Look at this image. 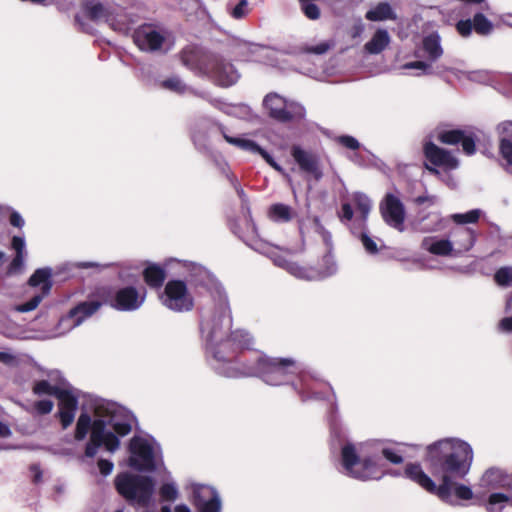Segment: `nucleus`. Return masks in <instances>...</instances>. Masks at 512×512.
Instances as JSON below:
<instances>
[{"instance_id":"obj_26","label":"nucleus","mask_w":512,"mask_h":512,"mask_svg":"<svg viewBox=\"0 0 512 512\" xmlns=\"http://www.w3.org/2000/svg\"><path fill=\"white\" fill-rule=\"evenodd\" d=\"M452 236V244L457 247L458 253L469 251L476 241V234L470 228H458L452 232Z\"/></svg>"},{"instance_id":"obj_19","label":"nucleus","mask_w":512,"mask_h":512,"mask_svg":"<svg viewBox=\"0 0 512 512\" xmlns=\"http://www.w3.org/2000/svg\"><path fill=\"white\" fill-rule=\"evenodd\" d=\"M437 140L445 145L461 144L463 152L466 155H473L476 153V142L473 134L467 135L461 129L442 130L437 134Z\"/></svg>"},{"instance_id":"obj_22","label":"nucleus","mask_w":512,"mask_h":512,"mask_svg":"<svg viewBox=\"0 0 512 512\" xmlns=\"http://www.w3.org/2000/svg\"><path fill=\"white\" fill-rule=\"evenodd\" d=\"M144 301L136 288L125 287L120 289L115 296L113 307L121 311H133L138 309Z\"/></svg>"},{"instance_id":"obj_16","label":"nucleus","mask_w":512,"mask_h":512,"mask_svg":"<svg viewBox=\"0 0 512 512\" xmlns=\"http://www.w3.org/2000/svg\"><path fill=\"white\" fill-rule=\"evenodd\" d=\"M211 61L206 74L219 85L229 87L238 81L239 74L232 63L226 61L218 54H215Z\"/></svg>"},{"instance_id":"obj_8","label":"nucleus","mask_w":512,"mask_h":512,"mask_svg":"<svg viewBox=\"0 0 512 512\" xmlns=\"http://www.w3.org/2000/svg\"><path fill=\"white\" fill-rule=\"evenodd\" d=\"M263 106L268 111L269 117L280 123L300 121L305 117V108L302 105L288 102L274 92L268 93L264 97Z\"/></svg>"},{"instance_id":"obj_46","label":"nucleus","mask_w":512,"mask_h":512,"mask_svg":"<svg viewBox=\"0 0 512 512\" xmlns=\"http://www.w3.org/2000/svg\"><path fill=\"white\" fill-rule=\"evenodd\" d=\"M336 142L349 150H358L360 143L350 135H342L336 138Z\"/></svg>"},{"instance_id":"obj_12","label":"nucleus","mask_w":512,"mask_h":512,"mask_svg":"<svg viewBox=\"0 0 512 512\" xmlns=\"http://www.w3.org/2000/svg\"><path fill=\"white\" fill-rule=\"evenodd\" d=\"M100 306L101 304L98 301L82 302L78 304L76 307L71 309L66 316L59 320L57 328L58 332L56 335H64L73 328L79 326L86 318L93 315Z\"/></svg>"},{"instance_id":"obj_34","label":"nucleus","mask_w":512,"mask_h":512,"mask_svg":"<svg viewBox=\"0 0 512 512\" xmlns=\"http://www.w3.org/2000/svg\"><path fill=\"white\" fill-rule=\"evenodd\" d=\"M214 495H218L215 488L203 484L196 485L193 489V504L196 507L198 504L209 500Z\"/></svg>"},{"instance_id":"obj_59","label":"nucleus","mask_w":512,"mask_h":512,"mask_svg":"<svg viewBox=\"0 0 512 512\" xmlns=\"http://www.w3.org/2000/svg\"><path fill=\"white\" fill-rule=\"evenodd\" d=\"M341 220L350 221L353 218V209L349 203H343L341 206Z\"/></svg>"},{"instance_id":"obj_29","label":"nucleus","mask_w":512,"mask_h":512,"mask_svg":"<svg viewBox=\"0 0 512 512\" xmlns=\"http://www.w3.org/2000/svg\"><path fill=\"white\" fill-rule=\"evenodd\" d=\"M390 43V36L384 29H378L364 48L370 54L381 53Z\"/></svg>"},{"instance_id":"obj_9","label":"nucleus","mask_w":512,"mask_h":512,"mask_svg":"<svg viewBox=\"0 0 512 512\" xmlns=\"http://www.w3.org/2000/svg\"><path fill=\"white\" fill-rule=\"evenodd\" d=\"M422 152L425 158L424 167L431 174H439L437 167L454 170L459 166L458 159L449 150L437 146L432 141L423 143Z\"/></svg>"},{"instance_id":"obj_37","label":"nucleus","mask_w":512,"mask_h":512,"mask_svg":"<svg viewBox=\"0 0 512 512\" xmlns=\"http://www.w3.org/2000/svg\"><path fill=\"white\" fill-rule=\"evenodd\" d=\"M508 476L503 473L501 469L489 468L483 475V481L493 487H498L504 479Z\"/></svg>"},{"instance_id":"obj_15","label":"nucleus","mask_w":512,"mask_h":512,"mask_svg":"<svg viewBox=\"0 0 512 512\" xmlns=\"http://www.w3.org/2000/svg\"><path fill=\"white\" fill-rule=\"evenodd\" d=\"M52 275L50 268H39L37 269L29 279L31 286L41 285V294L34 295L29 301L23 304L15 306L17 312L25 313L34 310L41 303L44 295H47L51 289V283L49 281Z\"/></svg>"},{"instance_id":"obj_11","label":"nucleus","mask_w":512,"mask_h":512,"mask_svg":"<svg viewBox=\"0 0 512 512\" xmlns=\"http://www.w3.org/2000/svg\"><path fill=\"white\" fill-rule=\"evenodd\" d=\"M252 344L249 333L243 330L230 331L225 341L214 352V358L218 361H231L238 351L248 349Z\"/></svg>"},{"instance_id":"obj_30","label":"nucleus","mask_w":512,"mask_h":512,"mask_svg":"<svg viewBox=\"0 0 512 512\" xmlns=\"http://www.w3.org/2000/svg\"><path fill=\"white\" fill-rule=\"evenodd\" d=\"M365 17L369 21L395 20L396 14L389 3L380 2L373 9L367 11Z\"/></svg>"},{"instance_id":"obj_58","label":"nucleus","mask_w":512,"mask_h":512,"mask_svg":"<svg viewBox=\"0 0 512 512\" xmlns=\"http://www.w3.org/2000/svg\"><path fill=\"white\" fill-rule=\"evenodd\" d=\"M407 69H420L427 73L431 69V65L424 61H413L405 64Z\"/></svg>"},{"instance_id":"obj_55","label":"nucleus","mask_w":512,"mask_h":512,"mask_svg":"<svg viewBox=\"0 0 512 512\" xmlns=\"http://www.w3.org/2000/svg\"><path fill=\"white\" fill-rule=\"evenodd\" d=\"M10 216V224L17 228H22L25 224L23 217L17 211L11 208V211L8 214Z\"/></svg>"},{"instance_id":"obj_41","label":"nucleus","mask_w":512,"mask_h":512,"mask_svg":"<svg viewBox=\"0 0 512 512\" xmlns=\"http://www.w3.org/2000/svg\"><path fill=\"white\" fill-rule=\"evenodd\" d=\"M494 280L499 286H509L512 284V267L504 266L499 268L494 274Z\"/></svg>"},{"instance_id":"obj_43","label":"nucleus","mask_w":512,"mask_h":512,"mask_svg":"<svg viewBox=\"0 0 512 512\" xmlns=\"http://www.w3.org/2000/svg\"><path fill=\"white\" fill-rule=\"evenodd\" d=\"M199 512H220L221 511V500L218 495H214L207 501L196 506Z\"/></svg>"},{"instance_id":"obj_51","label":"nucleus","mask_w":512,"mask_h":512,"mask_svg":"<svg viewBox=\"0 0 512 512\" xmlns=\"http://www.w3.org/2000/svg\"><path fill=\"white\" fill-rule=\"evenodd\" d=\"M257 154H259L265 160V162L274 170L280 173L283 172V168L274 160V158L265 149L260 147V150L257 152Z\"/></svg>"},{"instance_id":"obj_14","label":"nucleus","mask_w":512,"mask_h":512,"mask_svg":"<svg viewBox=\"0 0 512 512\" xmlns=\"http://www.w3.org/2000/svg\"><path fill=\"white\" fill-rule=\"evenodd\" d=\"M380 213L387 225L399 232L405 230V207L398 197L388 193L380 204Z\"/></svg>"},{"instance_id":"obj_25","label":"nucleus","mask_w":512,"mask_h":512,"mask_svg":"<svg viewBox=\"0 0 512 512\" xmlns=\"http://www.w3.org/2000/svg\"><path fill=\"white\" fill-rule=\"evenodd\" d=\"M280 265L284 267L292 275L307 280L322 279L333 273V271L330 268H327V270L325 271H319L313 268L302 267L295 262L286 260Z\"/></svg>"},{"instance_id":"obj_60","label":"nucleus","mask_w":512,"mask_h":512,"mask_svg":"<svg viewBox=\"0 0 512 512\" xmlns=\"http://www.w3.org/2000/svg\"><path fill=\"white\" fill-rule=\"evenodd\" d=\"M329 48H330V45L328 43L322 42L318 45L310 47L308 49V51L311 53H314V54L321 55V54L326 53L329 50Z\"/></svg>"},{"instance_id":"obj_39","label":"nucleus","mask_w":512,"mask_h":512,"mask_svg":"<svg viewBox=\"0 0 512 512\" xmlns=\"http://www.w3.org/2000/svg\"><path fill=\"white\" fill-rule=\"evenodd\" d=\"M354 204L358 212H360L363 220H366L370 209H371V201L370 199L361 193H357L354 195Z\"/></svg>"},{"instance_id":"obj_57","label":"nucleus","mask_w":512,"mask_h":512,"mask_svg":"<svg viewBox=\"0 0 512 512\" xmlns=\"http://www.w3.org/2000/svg\"><path fill=\"white\" fill-rule=\"evenodd\" d=\"M162 52L167 51L174 44V38L170 32L164 31L162 29Z\"/></svg>"},{"instance_id":"obj_18","label":"nucleus","mask_w":512,"mask_h":512,"mask_svg":"<svg viewBox=\"0 0 512 512\" xmlns=\"http://www.w3.org/2000/svg\"><path fill=\"white\" fill-rule=\"evenodd\" d=\"M133 41L141 51H157L160 49V31L156 25L143 24L133 32Z\"/></svg>"},{"instance_id":"obj_47","label":"nucleus","mask_w":512,"mask_h":512,"mask_svg":"<svg viewBox=\"0 0 512 512\" xmlns=\"http://www.w3.org/2000/svg\"><path fill=\"white\" fill-rule=\"evenodd\" d=\"M54 407L53 401L49 399H43L35 402L34 408L38 414L45 415L52 411Z\"/></svg>"},{"instance_id":"obj_5","label":"nucleus","mask_w":512,"mask_h":512,"mask_svg":"<svg viewBox=\"0 0 512 512\" xmlns=\"http://www.w3.org/2000/svg\"><path fill=\"white\" fill-rule=\"evenodd\" d=\"M114 484L129 504L148 508L153 502L157 482L151 476L125 471L115 477Z\"/></svg>"},{"instance_id":"obj_32","label":"nucleus","mask_w":512,"mask_h":512,"mask_svg":"<svg viewBox=\"0 0 512 512\" xmlns=\"http://www.w3.org/2000/svg\"><path fill=\"white\" fill-rule=\"evenodd\" d=\"M169 472L162 464V502L163 501H175L178 498L179 492L175 483L164 482L168 479Z\"/></svg>"},{"instance_id":"obj_28","label":"nucleus","mask_w":512,"mask_h":512,"mask_svg":"<svg viewBox=\"0 0 512 512\" xmlns=\"http://www.w3.org/2000/svg\"><path fill=\"white\" fill-rule=\"evenodd\" d=\"M441 38L438 33H431L423 38V50L430 61H437L443 55V49L440 44Z\"/></svg>"},{"instance_id":"obj_1","label":"nucleus","mask_w":512,"mask_h":512,"mask_svg":"<svg viewBox=\"0 0 512 512\" xmlns=\"http://www.w3.org/2000/svg\"><path fill=\"white\" fill-rule=\"evenodd\" d=\"M424 461L432 475L440 477L439 485L424 472L419 463H407L404 476L426 492L436 495L444 502H450L452 480H462L469 473L473 462V450L463 440L445 438L426 447Z\"/></svg>"},{"instance_id":"obj_20","label":"nucleus","mask_w":512,"mask_h":512,"mask_svg":"<svg viewBox=\"0 0 512 512\" xmlns=\"http://www.w3.org/2000/svg\"><path fill=\"white\" fill-rule=\"evenodd\" d=\"M223 320V315H213L211 320L205 321L201 324L202 332H207V341L213 353L215 352V349L225 341L230 330V323L224 327Z\"/></svg>"},{"instance_id":"obj_48","label":"nucleus","mask_w":512,"mask_h":512,"mask_svg":"<svg viewBox=\"0 0 512 512\" xmlns=\"http://www.w3.org/2000/svg\"><path fill=\"white\" fill-rule=\"evenodd\" d=\"M361 242L365 248V250L370 254H376L378 252V247L376 242L368 236L366 233H361L360 235Z\"/></svg>"},{"instance_id":"obj_56","label":"nucleus","mask_w":512,"mask_h":512,"mask_svg":"<svg viewBox=\"0 0 512 512\" xmlns=\"http://www.w3.org/2000/svg\"><path fill=\"white\" fill-rule=\"evenodd\" d=\"M25 240L23 237L14 236L12 238V248L15 250L16 254H25Z\"/></svg>"},{"instance_id":"obj_33","label":"nucleus","mask_w":512,"mask_h":512,"mask_svg":"<svg viewBox=\"0 0 512 512\" xmlns=\"http://www.w3.org/2000/svg\"><path fill=\"white\" fill-rule=\"evenodd\" d=\"M269 217L277 222H289L292 219L291 207L282 203L273 204L269 208Z\"/></svg>"},{"instance_id":"obj_2","label":"nucleus","mask_w":512,"mask_h":512,"mask_svg":"<svg viewBox=\"0 0 512 512\" xmlns=\"http://www.w3.org/2000/svg\"><path fill=\"white\" fill-rule=\"evenodd\" d=\"M136 421L135 416L123 406L104 399L94 404L92 417L82 412L78 417L75 428V439L84 440L89 431L90 439L85 446V457L93 458L100 447L114 453L120 447L119 436H126L132 430Z\"/></svg>"},{"instance_id":"obj_24","label":"nucleus","mask_w":512,"mask_h":512,"mask_svg":"<svg viewBox=\"0 0 512 512\" xmlns=\"http://www.w3.org/2000/svg\"><path fill=\"white\" fill-rule=\"evenodd\" d=\"M85 15L95 22L103 19H105L106 21H110L107 15V11L101 3H87L85 5ZM110 25L114 30L122 33H128V31L130 30L128 25L120 23L119 21L114 22L111 20Z\"/></svg>"},{"instance_id":"obj_64","label":"nucleus","mask_w":512,"mask_h":512,"mask_svg":"<svg viewBox=\"0 0 512 512\" xmlns=\"http://www.w3.org/2000/svg\"><path fill=\"white\" fill-rule=\"evenodd\" d=\"M500 327L504 331L511 332L512 331V316L503 318L500 321Z\"/></svg>"},{"instance_id":"obj_21","label":"nucleus","mask_w":512,"mask_h":512,"mask_svg":"<svg viewBox=\"0 0 512 512\" xmlns=\"http://www.w3.org/2000/svg\"><path fill=\"white\" fill-rule=\"evenodd\" d=\"M456 31L462 37H469L472 31L481 36L489 35L493 31L492 22L481 12L476 13L473 19L459 20L456 25Z\"/></svg>"},{"instance_id":"obj_40","label":"nucleus","mask_w":512,"mask_h":512,"mask_svg":"<svg viewBox=\"0 0 512 512\" xmlns=\"http://www.w3.org/2000/svg\"><path fill=\"white\" fill-rule=\"evenodd\" d=\"M140 77L142 81L148 86L157 87L159 85L157 71H153L151 65L145 64L141 66Z\"/></svg>"},{"instance_id":"obj_61","label":"nucleus","mask_w":512,"mask_h":512,"mask_svg":"<svg viewBox=\"0 0 512 512\" xmlns=\"http://www.w3.org/2000/svg\"><path fill=\"white\" fill-rule=\"evenodd\" d=\"M31 472L33 473V482L39 483L42 480V471L40 469V466L38 464H33L30 467Z\"/></svg>"},{"instance_id":"obj_35","label":"nucleus","mask_w":512,"mask_h":512,"mask_svg":"<svg viewBox=\"0 0 512 512\" xmlns=\"http://www.w3.org/2000/svg\"><path fill=\"white\" fill-rule=\"evenodd\" d=\"M481 212L478 209L470 210L466 213H456L451 215V219L454 223L458 225L464 224H474L477 223L480 219Z\"/></svg>"},{"instance_id":"obj_36","label":"nucleus","mask_w":512,"mask_h":512,"mask_svg":"<svg viewBox=\"0 0 512 512\" xmlns=\"http://www.w3.org/2000/svg\"><path fill=\"white\" fill-rule=\"evenodd\" d=\"M145 282L156 289L160 287V265L153 264L143 271Z\"/></svg>"},{"instance_id":"obj_23","label":"nucleus","mask_w":512,"mask_h":512,"mask_svg":"<svg viewBox=\"0 0 512 512\" xmlns=\"http://www.w3.org/2000/svg\"><path fill=\"white\" fill-rule=\"evenodd\" d=\"M499 153L508 165H512V121L501 122L497 126Z\"/></svg>"},{"instance_id":"obj_31","label":"nucleus","mask_w":512,"mask_h":512,"mask_svg":"<svg viewBox=\"0 0 512 512\" xmlns=\"http://www.w3.org/2000/svg\"><path fill=\"white\" fill-rule=\"evenodd\" d=\"M222 135L226 142H228L231 145H234L244 151H248L251 153H257L260 150V147L255 141L250 139H244L240 137H233L228 134H226L222 130Z\"/></svg>"},{"instance_id":"obj_10","label":"nucleus","mask_w":512,"mask_h":512,"mask_svg":"<svg viewBox=\"0 0 512 512\" xmlns=\"http://www.w3.org/2000/svg\"><path fill=\"white\" fill-rule=\"evenodd\" d=\"M163 304L175 312H187L193 309L194 299L189 293L187 285L182 280H170L164 289Z\"/></svg>"},{"instance_id":"obj_6","label":"nucleus","mask_w":512,"mask_h":512,"mask_svg":"<svg viewBox=\"0 0 512 512\" xmlns=\"http://www.w3.org/2000/svg\"><path fill=\"white\" fill-rule=\"evenodd\" d=\"M33 392L38 396L53 395L58 399L57 416L63 429L73 423L78 408V398L64 379L59 378L55 383L48 380L38 381L33 387Z\"/></svg>"},{"instance_id":"obj_54","label":"nucleus","mask_w":512,"mask_h":512,"mask_svg":"<svg viewBox=\"0 0 512 512\" xmlns=\"http://www.w3.org/2000/svg\"><path fill=\"white\" fill-rule=\"evenodd\" d=\"M236 192H237L238 197L241 199L242 209L246 211L247 216L249 217L250 221H252L251 212H250L248 198H247L246 193L244 192V190L241 187H236Z\"/></svg>"},{"instance_id":"obj_27","label":"nucleus","mask_w":512,"mask_h":512,"mask_svg":"<svg viewBox=\"0 0 512 512\" xmlns=\"http://www.w3.org/2000/svg\"><path fill=\"white\" fill-rule=\"evenodd\" d=\"M421 247L429 253L437 256H449L453 251V244L447 239L434 240L432 237H425Z\"/></svg>"},{"instance_id":"obj_7","label":"nucleus","mask_w":512,"mask_h":512,"mask_svg":"<svg viewBox=\"0 0 512 512\" xmlns=\"http://www.w3.org/2000/svg\"><path fill=\"white\" fill-rule=\"evenodd\" d=\"M155 440L148 436L135 435L129 443L128 465L139 472L156 469Z\"/></svg>"},{"instance_id":"obj_45","label":"nucleus","mask_w":512,"mask_h":512,"mask_svg":"<svg viewBox=\"0 0 512 512\" xmlns=\"http://www.w3.org/2000/svg\"><path fill=\"white\" fill-rule=\"evenodd\" d=\"M308 0H300L301 8L304 15L311 20H317L320 18V9L314 3H307Z\"/></svg>"},{"instance_id":"obj_44","label":"nucleus","mask_w":512,"mask_h":512,"mask_svg":"<svg viewBox=\"0 0 512 512\" xmlns=\"http://www.w3.org/2000/svg\"><path fill=\"white\" fill-rule=\"evenodd\" d=\"M452 480V489L454 495L460 500H470L473 498V491L469 486L464 484H457Z\"/></svg>"},{"instance_id":"obj_62","label":"nucleus","mask_w":512,"mask_h":512,"mask_svg":"<svg viewBox=\"0 0 512 512\" xmlns=\"http://www.w3.org/2000/svg\"><path fill=\"white\" fill-rule=\"evenodd\" d=\"M0 362L11 365L15 362V356L7 352H0Z\"/></svg>"},{"instance_id":"obj_42","label":"nucleus","mask_w":512,"mask_h":512,"mask_svg":"<svg viewBox=\"0 0 512 512\" xmlns=\"http://www.w3.org/2000/svg\"><path fill=\"white\" fill-rule=\"evenodd\" d=\"M162 88H165L177 94H183L186 91L187 87L179 77L174 76L166 80H163Z\"/></svg>"},{"instance_id":"obj_53","label":"nucleus","mask_w":512,"mask_h":512,"mask_svg":"<svg viewBox=\"0 0 512 512\" xmlns=\"http://www.w3.org/2000/svg\"><path fill=\"white\" fill-rule=\"evenodd\" d=\"M98 467L103 476H108L113 471L114 464L110 460L100 459L98 461Z\"/></svg>"},{"instance_id":"obj_3","label":"nucleus","mask_w":512,"mask_h":512,"mask_svg":"<svg viewBox=\"0 0 512 512\" xmlns=\"http://www.w3.org/2000/svg\"><path fill=\"white\" fill-rule=\"evenodd\" d=\"M383 458L395 465L403 462V457L388 447H374L371 452L361 455L350 443L341 449V463L346 474L360 481L381 479L387 471Z\"/></svg>"},{"instance_id":"obj_17","label":"nucleus","mask_w":512,"mask_h":512,"mask_svg":"<svg viewBox=\"0 0 512 512\" xmlns=\"http://www.w3.org/2000/svg\"><path fill=\"white\" fill-rule=\"evenodd\" d=\"M214 55V53L204 51L198 46L190 45L181 51V62L191 70L206 74Z\"/></svg>"},{"instance_id":"obj_52","label":"nucleus","mask_w":512,"mask_h":512,"mask_svg":"<svg viewBox=\"0 0 512 512\" xmlns=\"http://www.w3.org/2000/svg\"><path fill=\"white\" fill-rule=\"evenodd\" d=\"M247 0H240L239 3L233 8L231 16L235 19H241L246 15Z\"/></svg>"},{"instance_id":"obj_38","label":"nucleus","mask_w":512,"mask_h":512,"mask_svg":"<svg viewBox=\"0 0 512 512\" xmlns=\"http://www.w3.org/2000/svg\"><path fill=\"white\" fill-rule=\"evenodd\" d=\"M510 501V497L504 493H492L488 497L486 510L488 512H502V506L497 508L496 505Z\"/></svg>"},{"instance_id":"obj_13","label":"nucleus","mask_w":512,"mask_h":512,"mask_svg":"<svg viewBox=\"0 0 512 512\" xmlns=\"http://www.w3.org/2000/svg\"><path fill=\"white\" fill-rule=\"evenodd\" d=\"M290 154L303 173L311 175L316 181L322 179L321 160L316 152L303 149L299 145H292Z\"/></svg>"},{"instance_id":"obj_50","label":"nucleus","mask_w":512,"mask_h":512,"mask_svg":"<svg viewBox=\"0 0 512 512\" xmlns=\"http://www.w3.org/2000/svg\"><path fill=\"white\" fill-rule=\"evenodd\" d=\"M257 154H259L265 160V162L274 170L280 173L283 172V168L274 160V158L265 149L260 147V150L257 152Z\"/></svg>"},{"instance_id":"obj_63","label":"nucleus","mask_w":512,"mask_h":512,"mask_svg":"<svg viewBox=\"0 0 512 512\" xmlns=\"http://www.w3.org/2000/svg\"><path fill=\"white\" fill-rule=\"evenodd\" d=\"M295 389L298 391L299 395L301 396L302 400H305L306 398L310 397L311 395L314 394L313 390L311 387H301L300 389L297 388V386H295Z\"/></svg>"},{"instance_id":"obj_49","label":"nucleus","mask_w":512,"mask_h":512,"mask_svg":"<svg viewBox=\"0 0 512 512\" xmlns=\"http://www.w3.org/2000/svg\"><path fill=\"white\" fill-rule=\"evenodd\" d=\"M25 254H16L8 267V273L16 274L21 271L24 265Z\"/></svg>"},{"instance_id":"obj_4","label":"nucleus","mask_w":512,"mask_h":512,"mask_svg":"<svg viewBox=\"0 0 512 512\" xmlns=\"http://www.w3.org/2000/svg\"><path fill=\"white\" fill-rule=\"evenodd\" d=\"M298 374L299 364L294 358L265 354L259 356L249 370V375L258 377L271 386L290 384Z\"/></svg>"}]
</instances>
